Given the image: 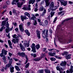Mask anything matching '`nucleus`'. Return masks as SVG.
<instances>
[{"label": "nucleus", "mask_w": 73, "mask_h": 73, "mask_svg": "<svg viewBox=\"0 0 73 73\" xmlns=\"http://www.w3.org/2000/svg\"><path fill=\"white\" fill-rule=\"evenodd\" d=\"M4 26H3L0 29V32H2L3 30L4 29Z\"/></svg>", "instance_id": "nucleus-40"}, {"label": "nucleus", "mask_w": 73, "mask_h": 73, "mask_svg": "<svg viewBox=\"0 0 73 73\" xmlns=\"http://www.w3.org/2000/svg\"><path fill=\"white\" fill-rule=\"evenodd\" d=\"M31 5H29L28 7H24L23 8V9L24 10H26V11H31Z\"/></svg>", "instance_id": "nucleus-7"}, {"label": "nucleus", "mask_w": 73, "mask_h": 73, "mask_svg": "<svg viewBox=\"0 0 73 73\" xmlns=\"http://www.w3.org/2000/svg\"><path fill=\"white\" fill-rule=\"evenodd\" d=\"M54 7V3L53 2H52L50 4V5L49 6V8L48 9V12H50L51 10L52 11H55L56 9H57V7H55L54 9H53Z\"/></svg>", "instance_id": "nucleus-1"}, {"label": "nucleus", "mask_w": 73, "mask_h": 73, "mask_svg": "<svg viewBox=\"0 0 73 73\" xmlns=\"http://www.w3.org/2000/svg\"><path fill=\"white\" fill-rule=\"evenodd\" d=\"M25 32L27 35L29 36H30V33L29 32V31L28 30H25Z\"/></svg>", "instance_id": "nucleus-22"}, {"label": "nucleus", "mask_w": 73, "mask_h": 73, "mask_svg": "<svg viewBox=\"0 0 73 73\" xmlns=\"http://www.w3.org/2000/svg\"><path fill=\"white\" fill-rule=\"evenodd\" d=\"M67 64V62L65 61H62L61 63L60 64V66H66Z\"/></svg>", "instance_id": "nucleus-9"}, {"label": "nucleus", "mask_w": 73, "mask_h": 73, "mask_svg": "<svg viewBox=\"0 0 73 73\" xmlns=\"http://www.w3.org/2000/svg\"><path fill=\"white\" fill-rule=\"evenodd\" d=\"M36 32L38 39H40V38H41L40 37V31L38 30H37L36 31Z\"/></svg>", "instance_id": "nucleus-4"}, {"label": "nucleus", "mask_w": 73, "mask_h": 73, "mask_svg": "<svg viewBox=\"0 0 73 73\" xmlns=\"http://www.w3.org/2000/svg\"><path fill=\"white\" fill-rule=\"evenodd\" d=\"M12 37H13V38H16V37H17V36L16 35V34H15L12 35Z\"/></svg>", "instance_id": "nucleus-51"}, {"label": "nucleus", "mask_w": 73, "mask_h": 73, "mask_svg": "<svg viewBox=\"0 0 73 73\" xmlns=\"http://www.w3.org/2000/svg\"><path fill=\"white\" fill-rule=\"evenodd\" d=\"M7 52H8V51L4 49H2V50L1 52L3 53L4 55H7Z\"/></svg>", "instance_id": "nucleus-13"}, {"label": "nucleus", "mask_w": 73, "mask_h": 73, "mask_svg": "<svg viewBox=\"0 0 73 73\" xmlns=\"http://www.w3.org/2000/svg\"><path fill=\"white\" fill-rule=\"evenodd\" d=\"M8 42L9 44V46L11 49H13V47H12V42H11V41L10 40H9L8 41Z\"/></svg>", "instance_id": "nucleus-11"}, {"label": "nucleus", "mask_w": 73, "mask_h": 73, "mask_svg": "<svg viewBox=\"0 0 73 73\" xmlns=\"http://www.w3.org/2000/svg\"><path fill=\"white\" fill-rule=\"evenodd\" d=\"M13 13L17 15V13L16 12V10H15V9H13Z\"/></svg>", "instance_id": "nucleus-32"}, {"label": "nucleus", "mask_w": 73, "mask_h": 73, "mask_svg": "<svg viewBox=\"0 0 73 73\" xmlns=\"http://www.w3.org/2000/svg\"><path fill=\"white\" fill-rule=\"evenodd\" d=\"M34 61H40V59L39 58H36L34 59Z\"/></svg>", "instance_id": "nucleus-38"}, {"label": "nucleus", "mask_w": 73, "mask_h": 73, "mask_svg": "<svg viewBox=\"0 0 73 73\" xmlns=\"http://www.w3.org/2000/svg\"><path fill=\"white\" fill-rule=\"evenodd\" d=\"M45 2L46 3V7H48L49 5L50 4V3H49V0H45Z\"/></svg>", "instance_id": "nucleus-16"}, {"label": "nucleus", "mask_w": 73, "mask_h": 73, "mask_svg": "<svg viewBox=\"0 0 73 73\" xmlns=\"http://www.w3.org/2000/svg\"><path fill=\"white\" fill-rule=\"evenodd\" d=\"M37 21L39 23H40V21H41V19L40 18H38L37 19Z\"/></svg>", "instance_id": "nucleus-60"}, {"label": "nucleus", "mask_w": 73, "mask_h": 73, "mask_svg": "<svg viewBox=\"0 0 73 73\" xmlns=\"http://www.w3.org/2000/svg\"><path fill=\"white\" fill-rule=\"evenodd\" d=\"M48 54H49V55H50V56H53V53H51V52H49L48 53Z\"/></svg>", "instance_id": "nucleus-49"}, {"label": "nucleus", "mask_w": 73, "mask_h": 73, "mask_svg": "<svg viewBox=\"0 0 73 73\" xmlns=\"http://www.w3.org/2000/svg\"><path fill=\"white\" fill-rule=\"evenodd\" d=\"M10 68V72L11 73H13L14 72V67H11Z\"/></svg>", "instance_id": "nucleus-24"}, {"label": "nucleus", "mask_w": 73, "mask_h": 73, "mask_svg": "<svg viewBox=\"0 0 73 73\" xmlns=\"http://www.w3.org/2000/svg\"><path fill=\"white\" fill-rule=\"evenodd\" d=\"M44 73V70H40L39 71V73Z\"/></svg>", "instance_id": "nucleus-46"}, {"label": "nucleus", "mask_w": 73, "mask_h": 73, "mask_svg": "<svg viewBox=\"0 0 73 73\" xmlns=\"http://www.w3.org/2000/svg\"><path fill=\"white\" fill-rule=\"evenodd\" d=\"M36 17L35 16L33 15V17H32L31 18V20H35V19H36Z\"/></svg>", "instance_id": "nucleus-34"}, {"label": "nucleus", "mask_w": 73, "mask_h": 73, "mask_svg": "<svg viewBox=\"0 0 73 73\" xmlns=\"http://www.w3.org/2000/svg\"><path fill=\"white\" fill-rule=\"evenodd\" d=\"M31 47L32 49H35L36 46H35V44L34 43H33L31 46Z\"/></svg>", "instance_id": "nucleus-20"}, {"label": "nucleus", "mask_w": 73, "mask_h": 73, "mask_svg": "<svg viewBox=\"0 0 73 73\" xmlns=\"http://www.w3.org/2000/svg\"><path fill=\"white\" fill-rule=\"evenodd\" d=\"M57 17H55L54 19L53 23H55V22L57 20Z\"/></svg>", "instance_id": "nucleus-53"}, {"label": "nucleus", "mask_w": 73, "mask_h": 73, "mask_svg": "<svg viewBox=\"0 0 73 73\" xmlns=\"http://www.w3.org/2000/svg\"><path fill=\"white\" fill-rule=\"evenodd\" d=\"M6 24V22H5V21H3L2 23V24L3 25H5V24Z\"/></svg>", "instance_id": "nucleus-50"}, {"label": "nucleus", "mask_w": 73, "mask_h": 73, "mask_svg": "<svg viewBox=\"0 0 73 73\" xmlns=\"http://www.w3.org/2000/svg\"><path fill=\"white\" fill-rule=\"evenodd\" d=\"M68 3L70 4H72L73 2H72L71 1H69Z\"/></svg>", "instance_id": "nucleus-57"}, {"label": "nucleus", "mask_w": 73, "mask_h": 73, "mask_svg": "<svg viewBox=\"0 0 73 73\" xmlns=\"http://www.w3.org/2000/svg\"><path fill=\"white\" fill-rule=\"evenodd\" d=\"M6 3L7 5H9L10 4V1L8 0H7L6 2Z\"/></svg>", "instance_id": "nucleus-45"}, {"label": "nucleus", "mask_w": 73, "mask_h": 73, "mask_svg": "<svg viewBox=\"0 0 73 73\" xmlns=\"http://www.w3.org/2000/svg\"><path fill=\"white\" fill-rule=\"evenodd\" d=\"M16 65H18V66H20L21 65V64L19 63H16Z\"/></svg>", "instance_id": "nucleus-59"}, {"label": "nucleus", "mask_w": 73, "mask_h": 73, "mask_svg": "<svg viewBox=\"0 0 73 73\" xmlns=\"http://www.w3.org/2000/svg\"><path fill=\"white\" fill-rule=\"evenodd\" d=\"M6 27L7 28L5 29V31L6 32H7L8 33V32H9V24H8V22H7Z\"/></svg>", "instance_id": "nucleus-6"}, {"label": "nucleus", "mask_w": 73, "mask_h": 73, "mask_svg": "<svg viewBox=\"0 0 73 73\" xmlns=\"http://www.w3.org/2000/svg\"><path fill=\"white\" fill-rule=\"evenodd\" d=\"M6 56H5V55H4L3 56V60L4 62H5L6 60Z\"/></svg>", "instance_id": "nucleus-30"}, {"label": "nucleus", "mask_w": 73, "mask_h": 73, "mask_svg": "<svg viewBox=\"0 0 73 73\" xmlns=\"http://www.w3.org/2000/svg\"><path fill=\"white\" fill-rule=\"evenodd\" d=\"M50 60L52 61H56V58H54L52 57L50 58Z\"/></svg>", "instance_id": "nucleus-31"}, {"label": "nucleus", "mask_w": 73, "mask_h": 73, "mask_svg": "<svg viewBox=\"0 0 73 73\" xmlns=\"http://www.w3.org/2000/svg\"><path fill=\"white\" fill-rule=\"evenodd\" d=\"M19 37L17 36L15 38V39H13L11 41L14 44H16V43H18V42L19 41Z\"/></svg>", "instance_id": "nucleus-3"}, {"label": "nucleus", "mask_w": 73, "mask_h": 73, "mask_svg": "<svg viewBox=\"0 0 73 73\" xmlns=\"http://www.w3.org/2000/svg\"><path fill=\"white\" fill-rule=\"evenodd\" d=\"M48 30L45 29L42 31V36L44 38H46L47 37H48Z\"/></svg>", "instance_id": "nucleus-2"}, {"label": "nucleus", "mask_w": 73, "mask_h": 73, "mask_svg": "<svg viewBox=\"0 0 73 73\" xmlns=\"http://www.w3.org/2000/svg\"><path fill=\"white\" fill-rule=\"evenodd\" d=\"M67 54H68V52H64L62 54L63 56H64V55H67Z\"/></svg>", "instance_id": "nucleus-39"}, {"label": "nucleus", "mask_w": 73, "mask_h": 73, "mask_svg": "<svg viewBox=\"0 0 73 73\" xmlns=\"http://www.w3.org/2000/svg\"><path fill=\"white\" fill-rule=\"evenodd\" d=\"M24 15H25V16H28V17H29V18L31 17L30 14H29V13H28L27 12L25 13H24Z\"/></svg>", "instance_id": "nucleus-19"}, {"label": "nucleus", "mask_w": 73, "mask_h": 73, "mask_svg": "<svg viewBox=\"0 0 73 73\" xmlns=\"http://www.w3.org/2000/svg\"><path fill=\"white\" fill-rule=\"evenodd\" d=\"M23 2H22L21 3V4L20 3H17V5H18V7L19 8H21V6H22L23 4Z\"/></svg>", "instance_id": "nucleus-15"}, {"label": "nucleus", "mask_w": 73, "mask_h": 73, "mask_svg": "<svg viewBox=\"0 0 73 73\" xmlns=\"http://www.w3.org/2000/svg\"><path fill=\"white\" fill-rule=\"evenodd\" d=\"M9 55L10 57H11V56H12V54L10 52H9Z\"/></svg>", "instance_id": "nucleus-63"}, {"label": "nucleus", "mask_w": 73, "mask_h": 73, "mask_svg": "<svg viewBox=\"0 0 73 73\" xmlns=\"http://www.w3.org/2000/svg\"><path fill=\"white\" fill-rule=\"evenodd\" d=\"M61 4H62V5H63L64 6H66L67 4H68V1H64L63 2H61Z\"/></svg>", "instance_id": "nucleus-10"}, {"label": "nucleus", "mask_w": 73, "mask_h": 73, "mask_svg": "<svg viewBox=\"0 0 73 73\" xmlns=\"http://www.w3.org/2000/svg\"><path fill=\"white\" fill-rule=\"evenodd\" d=\"M59 40L61 42H65L66 40H64V39H62V38L60 37L59 38Z\"/></svg>", "instance_id": "nucleus-14"}, {"label": "nucleus", "mask_w": 73, "mask_h": 73, "mask_svg": "<svg viewBox=\"0 0 73 73\" xmlns=\"http://www.w3.org/2000/svg\"><path fill=\"white\" fill-rule=\"evenodd\" d=\"M35 2V0H29V3L30 4H33Z\"/></svg>", "instance_id": "nucleus-17"}, {"label": "nucleus", "mask_w": 73, "mask_h": 73, "mask_svg": "<svg viewBox=\"0 0 73 73\" xmlns=\"http://www.w3.org/2000/svg\"><path fill=\"white\" fill-rule=\"evenodd\" d=\"M44 26L45 25H48V21L47 20H45L44 21Z\"/></svg>", "instance_id": "nucleus-28"}, {"label": "nucleus", "mask_w": 73, "mask_h": 73, "mask_svg": "<svg viewBox=\"0 0 73 73\" xmlns=\"http://www.w3.org/2000/svg\"><path fill=\"white\" fill-rule=\"evenodd\" d=\"M46 19H47V20H48L49 21H50V16L46 18Z\"/></svg>", "instance_id": "nucleus-56"}, {"label": "nucleus", "mask_w": 73, "mask_h": 73, "mask_svg": "<svg viewBox=\"0 0 73 73\" xmlns=\"http://www.w3.org/2000/svg\"><path fill=\"white\" fill-rule=\"evenodd\" d=\"M44 70L46 73H50V71L49 70L45 69Z\"/></svg>", "instance_id": "nucleus-26"}, {"label": "nucleus", "mask_w": 73, "mask_h": 73, "mask_svg": "<svg viewBox=\"0 0 73 73\" xmlns=\"http://www.w3.org/2000/svg\"><path fill=\"white\" fill-rule=\"evenodd\" d=\"M44 10V7L42 6H41L40 7L39 9L40 11H43Z\"/></svg>", "instance_id": "nucleus-37"}, {"label": "nucleus", "mask_w": 73, "mask_h": 73, "mask_svg": "<svg viewBox=\"0 0 73 73\" xmlns=\"http://www.w3.org/2000/svg\"><path fill=\"white\" fill-rule=\"evenodd\" d=\"M56 68L57 70H58L59 71H60L61 70V69L59 67V66H57L56 67Z\"/></svg>", "instance_id": "nucleus-33"}, {"label": "nucleus", "mask_w": 73, "mask_h": 73, "mask_svg": "<svg viewBox=\"0 0 73 73\" xmlns=\"http://www.w3.org/2000/svg\"><path fill=\"white\" fill-rule=\"evenodd\" d=\"M39 24L41 26H43V27L45 26V25L44 24V23H43V22H39Z\"/></svg>", "instance_id": "nucleus-27"}, {"label": "nucleus", "mask_w": 73, "mask_h": 73, "mask_svg": "<svg viewBox=\"0 0 73 73\" xmlns=\"http://www.w3.org/2000/svg\"><path fill=\"white\" fill-rule=\"evenodd\" d=\"M54 13H55V12L53 11H51L50 12V17H53V16H54Z\"/></svg>", "instance_id": "nucleus-18"}, {"label": "nucleus", "mask_w": 73, "mask_h": 73, "mask_svg": "<svg viewBox=\"0 0 73 73\" xmlns=\"http://www.w3.org/2000/svg\"><path fill=\"white\" fill-rule=\"evenodd\" d=\"M70 56H71V54H68V56H66V58L67 60H68V59H70L71 58Z\"/></svg>", "instance_id": "nucleus-25"}, {"label": "nucleus", "mask_w": 73, "mask_h": 73, "mask_svg": "<svg viewBox=\"0 0 73 73\" xmlns=\"http://www.w3.org/2000/svg\"><path fill=\"white\" fill-rule=\"evenodd\" d=\"M29 63H27L26 65L25 66V68H28V67H29Z\"/></svg>", "instance_id": "nucleus-41"}, {"label": "nucleus", "mask_w": 73, "mask_h": 73, "mask_svg": "<svg viewBox=\"0 0 73 73\" xmlns=\"http://www.w3.org/2000/svg\"><path fill=\"white\" fill-rule=\"evenodd\" d=\"M19 46L20 47V48H22L23 46V45H22V44H20L19 45Z\"/></svg>", "instance_id": "nucleus-62"}, {"label": "nucleus", "mask_w": 73, "mask_h": 73, "mask_svg": "<svg viewBox=\"0 0 73 73\" xmlns=\"http://www.w3.org/2000/svg\"><path fill=\"white\" fill-rule=\"evenodd\" d=\"M15 68L17 70V71H20V68H19V66H15Z\"/></svg>", "instance_id": "nucleus-23"}, {"label": "nucleus", "mask_w": 73, "mask_h": 73, "mask_svg": "<svg viewBox=\"0 0 73 73\" xmlns=\"http://www.w3.org/2000/svg\"><path fill=\"white\" fill-rule=\"evenodd\" d=\"M69 46H70V47H71L72 48H73V44H72L71 45H69Z\"/></svg>", "instance_id": "nucleus-64"}, {"label": "nucleus", "mask_w": 73, "mask_h": 73, "mask_svg": "<svg viewBox=\"0 0 73 73\" xmlns=\"http://www.w3.org/2000/svg\"><path fill=\"white\" fill-rule=\"evenodd\" d=\"M40 47V46L39 44H36V48L37 49H38Z\"/></svg>", "instance_id": "nucleus-29"}, {"label": "nucleus", "mask_w": 73, "mask_h": 73, "mask_svg": "<svg viewBox=\"0 0 73 73\" xmlns=\"http://www.w3.org/2000/svg\"><path fill=\"white\" fill-rule=\"evenodd\" d=\"M0 56L1 57H3L4 56V54L2 52L0 54Z\"/></svg>", "instance_id": "nucleus-48"}, {"label": "nucleus", "mask_w": 73, "mask_h": 73, "mask_svg": "<svg viewBox=\"0 0 73 73\" xmlns=\"http://www.w3.org/2000/svg\"><path fill=\"white\" fill-rule=\"evenodd\" d=\"M18 2H17V0H13L12 2V5H16V3H18Z\"/></svg>", "instance_id": "nucleus-21"}, {"label": "nucleus", "mask_w": 73, "mask_h": 73, "mask_svg": "<svg viewBox=\"0 0 73 73\" xmlns=\"http://www.w3.org/2000/svg\"><path fill=\"white\" fill-rule=\"evenodd\" d=\"M37 24V21H35L33 23L34 25H36Z\"/></svg>", "instance_id": "nucleus-52"}, {"label": "nucleus", "mask_w": 73, "mask_h": 73, "mask_svg": "<svg viewBox=\"0 0 73 73\" xmlns=\"http://www.w3.org/2000/svg\"><path fill=\"white\" fill-rule=\"evenodd\" d=\"M19 28L21 32H24V27H23V24H21L19 25Z\"/></svg>", "instance_id": "nucleus-8"}, {"label": "nucleus", "mask_w": 73, "mask_h": 73, "mask_svg": "<svg viewBox=\"0 0 73 73\" xmlns=\"http://www.w3.org/2000/svg\"><path fill=\"white\" fill-rule=\"evenodd\" d=\"M21 50H22L23 52L25 51V48L24 47H22L21 48Z\"/></svg>", "instance_id": "nucleus-43"}, {"label": "nucleus", "mask_w": 73, "mask_h": 73, "mask_svg": "<svg viewBox=\"0 0 73 73\" xmlns=\"http://www.w3.org/2000/svg\"><path fill=\"white\" fill-rule=\"evenodd\" d=\"M46 9H44V10L43 12L42 13V16H44V15H45V13H46Z\"/></svg>", "instance_id": "nucleus-36"}, {"label": "nucleus", "mask_w": 73, "mask_h": 73, "mask_svg": "<svg viewBox=\"0 0 73 73\" xmlns=\"http://www.w3.org/2000/svg\"><path fill=\"white\" fill-rule=\"evenodd\" d=\"M13 60H15V61H18L19 60L18 59L15 58H13Z\"/></svg>", "instance_id": "nucleus-58"}, {"label": "nucleus", "mask_w": 73, "mask_h": 73, "mask_svg": "<svg viewBox=\"0 0 73 73\" xmlns=\"http://www.w3.org/2000/svg\"><path fill=\"white\" fill-rule=\"evenodd\" d=\"M70 73H73V69L70 68L69 69Z\"/></svg>", "instance_id": "nucleus-44"}, {"label": "nucleus", "mask_w": 73, "mask_h": 73, "mask_svg": "<svg viewBox=\"0 0 73 73\" xmlns=\"http://www.w3.org/2000/svg\"><path fill=\"white\" fill-rule=\"evenodd\" d=\"M25 58H26V60H28V55H25Z\"/></svg>", "instance_id": "nucleus-55"}, {"label": "nucleus", "mask_w": 73, "mask_h": 73, "mask_svg": "<svg viewBox=\"0 0 73 73\" xmlns=\"http://www.w3.org/2000/svg\"><path fill=\"white\" fill-rule=\"evenodd\" d=\"M58 13V15H61V14H62V15H64V12H63L62 11H60L59 13Z\"/></svg>", "instance_id": "nucleus-35"}, {"label": "nucleus", "mask_w": 73, "mask_h": 73, "mask_svg": "<svg viewBox=\"0 0 73 73\" xmlns=\"http://www.w3.org/2000/svg\"><path fill=\"white\" fill-rule=\"evenodd\" d=\"M41 56L42 57H44L45 56V54H42Z\"/></svg>", "instance_id": "nucleus-61"}, {"label": "nucleus", "mask_w": 73, "mask_h": 73, "mask_svg": "<svg viewBox=\"0 0 73 73\" xmlns=\"http://www.w3.org/2000/svg\"><path fill=\"white\" fill-rule=\"evenodd\" d=\"M18 54L19 55V56H21V57H25V53H24V52H19L18 53Z\"/></svg>", "instance_id": "nucleus-5"}, {"label": "nucleus", "mask_w": 73, "mask_h": 73, "mask_svg": "<svg viewBox=\"0 0 73 73\" xmlns=\"http://www.w3.org/2000/svg\"><path fill=\"white\" fill-rule=\"evenodd\" d=\"M13 29V27H12V28L9 29V31H8V33L7 32H6V33H9V32L10 31H11L12 29Z\"/></svg>", "instance_id": "nucleus-54"}, {"label": "nucleus", "mask_w": 73, "mask_h": 73, "mask_svg": "<svg viewBox=\"0 0 73 73\" xmlns=\"http://www.w3.org/2000/svg\"><path fill=\"white\" fill-rule=\"evenodd\" d=\"M11 65H12V64H9H9L6 65V66H7V67H8V68H9V67L11 66Z\"/></svg>", "instance_id": "nucleus-42"}, {"label": "nucleus", "mask_w": 73, "mask_h": 73, "mask_svg": "<svg viewBox=\"0 0 73 73\" xmlns=\"http://www.w3.org/2000/svg\"><path fill=\"white\" fill-rule=\"evenodd\" d=\"M12 58H11V59H10L9 61V64H12Z\"/></svg>", "instance_id": "nucleus-47"}, {"label": "nucleus", "mask_w": 73, "mask_h": 73, "mask_svg": "<svg viewBox=\"0 0 73 73\" xmlns=\"http://www.w3.org/2000/svg\"><path fill=\"white\" fill-rule=\"evenodd\" d=\"M21 18L22 21H24V20H27V19H28V18H27V16H21Z\"/></svg>", "instance_id": "nucleus-12"}]
</instances>
